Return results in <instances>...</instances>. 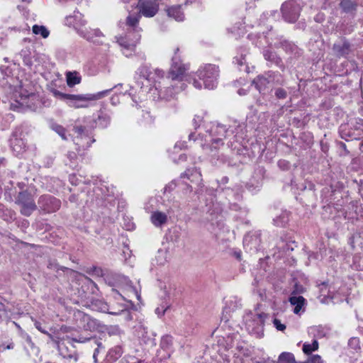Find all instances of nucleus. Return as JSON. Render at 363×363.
<instances>
[{
    "mask_svg": "<svg viewBox=\"0 0 363 363\" xmlns=\"http://www.w3.org/2000/svg\"><path fill=\"white\" fill-rule=\"evenodd\" d=\"M178 52L179 48H177L172 58V64L168 74V79L171 80L170 86L166 87L164 90L160 89V86H155V89L158 90L159 97L161 99H169L176 94L183 91L186 86L185 82L190 83L192 80L195 88L200 89L202 87L201 82L196 78H191L185 74L188 67L182 62L180 57L177 54Z\"/></svg>",
    "mask_w": 363,
    "mask_h": 363,
    "instance_id": "obj_1",
    "label": "nucleus"
},
{
    "mask_svg": "<svg viewBox=\"0 0 363 363\" xmlns=\"http://www.w3.org/2000/svg\"><path fill=\"white\" fill-rule=\"evenodd\" d=\"M234 132V130L227 129L224 125L212 123L206 127L205 133L200 132L196 135V133H191L189 140L199 145L206 154L213 157L217 156L218 146L223 144V138Z\"/></svg>",
    "mask_w": 363,
    "mask_h": 363,
    "instance_id": "obj_2",
    "label": "nucleus"
},
{
    "mask_svg": "<svg viewBox=\"0 0 363 363\" xmlns=\"http://www.w3.org/2000/svg\"><path fill=\"white\" fill-rule=\"evenodd\" d=\"M110 117L104 113L99 114L97 119H94L89 126L76 125L73 128V141L79 148L85 149L90 147L95 140L93 138L92 129L98 125L102 128H106L110 123Z\"/></svg>",
    "mask_w": 363,
    "mask_h": 363,
    "instance_id": "obj_3",
    "label": "nucleus"
},
{
    "mask_svg": "<svg viewBox=\"0 0 363 363\" xmlns=\"http://www.w3.org/2000/svg\"><path fill=\"white\" fill-rule=\"evenodd\" d=\"M140 18V13L129 15L125 23L128 31L127 33L125 36L116 38L117 43L123 49V52L127 57L130 54L127 53L126 51H133L140 40V33L141 29L138 26Z\"/></svg>",
    "mask_w": 363,
    "mask_h": 363,
    "instance_id": "obj_4",
    "label": "nucleus"
},
{
    "mask_svg": "<svg viewBox=\"0 0 363 363\" xmlns=\"http://www.w3.org/2000/svg\"><path fill=\"white\" fill-rule=\"evenodd\" d=\"M121 86V84H118L111 89L99 91L96 94H70L68 96V105L74 108H87L89 106L91 101H96L108 96L112 89H117Z\"/></svg>",
    "mask_w": 363,
    "mask_h": 363,
    "instance_id": "obj_5",
    "label": "nucleus"
},
{
    "mask_svg": "<svg viewBox=\"0 0 363 363\" xmlns=\"http://www.w3.org/2000/svg\"><path fill=\"white\" fill-rule=\"evenodd\" d=\"M218 74V67L214 65H207L196 72L199 79L203 81L204 87L208 89L216 87Z\"/></svg>",
    "mask_w": 363,
    "mask_h": 363,
    "instance_id": "obj_6",
    "label": "nucleus"
},
{
    "mask_svg": "<svg viewBox=\"0 0 363 363\" xmlns=\"http://www.w3.org/2000/svg\"><path fill=\"white\" fill-rule=\"evenodd\" d=\"M267 317V315L264 313L248 315L246 318V328L248 332L260 337L263 335L264 324Z\"/></svg>",
    "mask_w": 363,
    "mask_h": 363,
    "instance_id": "obj_7",
    "label": "nucleus"
},
{
    "mask_svg": "<svg viewBox=\"0 0 363 363\" xmlns=\"http://www.w3.org/2000/svg\"><path fill=\"white\" fill-rule=\"evenodd\" d=\"M16 203L21 206V213L25 216H30L37 208L33 194L27 191L18 194Z\"/></svg>",
    "mask_w": 363,
    "mask_h": 363,
    "instance_id": "obj_8",
    "label": "nucleus"
},
{
    "mask_svg": "<svg viewBox=\"0 0 363 363\" xmlns=\"http://www.w3.org/2000/svg\"><path fill=\"white\" fill-rule=\"evenodd\" d=\"M281 11L285 21L294 23L300 15L301 6L294 1H288L282 4Z\"/></svg>",
    "mask_w": 363,
    "mask_h": 363,
    "instance_id": "obj_9",
    "label": "nucleus"
},
{
    "mask_svg": "<svg viewBox=\"0 0 363 363\" xmlns=\"http://www.w3.org/2000/svg\"><path fill=\"white\" fill-rule=\"evenodd\" d=\"M74 320L77 326L86 331H94L98 329L99 324L95 319L81 311L74 313Z\"/></svg>",
    "mask_w": 363,
    "mask_h": 363,
    "instance_id": "obj_10",
    "label": "nucleus"
},
{
    "mask_svg": "<svg viewBox=\"0 0 363 363\" xmlns=\"http://www.w3.org/2000/svg\"><path fill=\"white\" fill-rule=\"evenodd\" d=\"M39 208L46 213L57 211L61 205L59 199L50 195H43L39 198L38 202Z\"/></svg>",
    "mask_w": 363,
    "mask_h": 363,
    "instance_id": "obj_11",
    "label": "nucleus"
},
{
    "mask_svg": "<svg viewBox=\"0 0 363 363\" xmlns=\"http://www.w3.org/2000/svg\"><path fill=\"white\" fill-rule=\"evenodd\" d=\"M139 11L145 17H152L158 11L159 4L157 0H138Z\"/></svg>",
    "mask_w": 363,
    "mask_h": 363,
    "instance_id": "obj_12",
    "label": "nucleus"
},
{
    "mask_svg": "<svg viewBox=\"0 0 363 363\" xmlns=\"http://www.w3.org/2000/svg\"><path fill=\"white\" fill-rule=\"evenodd\" d=\"M260 232L255 231L247 233L243 239V245L250 252H257L261 243Z\"/></svg>",
    "mask_w": 363,
    "mask_h": 363,
    "instance_id": "obj_13",
    "label": "nucleus"
},
{
    "mask_svg": "<svg viewBox=\"0 0 363 363\" xmlns=\"http://www.w3.org/2000/svg\"><path fill=\"white\" fill-rule=\"evenodd\" d=\"M77 33L87 40L96 43H101L100 39L104 37L103 33L99 29H91L85 26L79 28Z\"/></svg>",
    "mask_w": 363,
    "mask_h": 363,
    "instance_id": "obj_14",
    "label": "nucleus"
},
{
    "mask_svg": "<svg viewBox=\"0 0 363 363\" xmlns=\"http://www.w3.org/2000/svg\"><path fill=\"white\" fill-rule=\"evenodd\" d=\"M333 50L337 57H347L352 50L351 45L345 39H342L334 43Z\"/></svg>",
    "mask_w": 363,
    "mask_h": 363,
    "instance_id": "obj_15",
    "label": "nucleus"
},
{
    "mask_svg": "<svg viewBox=\"0 0 363 363\" xmlns=\"http://www.w3.org/2000/svg\"><path fill=\"white\" fill-rule=\"evenodd\" d=\"M21 132L19 130H14L10 138V145L13 150L17 153H21L26 148V143L21 138Z\"/></svg>",
    "mask_w": 363,
    "mask_h": 363,
    "instance_id": "obj_16",
    "label": "nucleus"
},
{
    "mask_svg": "<svg viewBox=\"0 0 363 363\" xmlns=\"http://www.w3.org/2000/svg\"><path fill=\"white\" fill-rule=\"evenodd\" d=\"M65 22L66 25L74 27L77 32L79 28H82L86 24V21L83 19L82 14L76 11L73 15L66 17Z\"/></svg>",
    "mask_w": 363,
    "mask_h": 363,
    "instance_id": "obj_17",
    "label": "nucleus"
},
{
    "mask_svg": "<svg viewBox=\"0 0 363 363\" xmlns=\"http://www.w3.org/2000/svg\"><path fill=\"white\" fill-rule=\"evenodd\" d=\"M134 332L135 335L145 344L151 341V338L148 335L147 324L144 321L140 320L134 326Z\"/></svg>",
    "mask_w": 363,
    "mask_h": 363,
    "instance_id": "obj_18",
    "label": "nucleus"
},
{
    "mask_svg": "<svg viewBox=\"0 0 363 363\" xmlns=\"http://www.w3.org/2000/svg\"><path fill=\"white\" fill-rule=\"evenodd\" d=\"M253 84H255L257 89L259 90L260 93H264L268 90L272 84L268 72L255 79L253 80Z\"/></svg>",
    "mask_w": 363,
    "mask_h": 363,
    "instance_id": "obj_19",
    "label": "nucleus"
},
{
    "mask_svg": "<svg viewBox=\"0 0 363 363\" xmlns=\"http://www.w3.org/2000/svg\"><path fill=\"white\" fill-rule=\"evenodd\" d=\"M339 133L341 138L346 141L357 140L360 137V134H357L349 124H342L339 128Z\"/></svg>",
    "mask_w": 363,
    "mask_h": 363,
    "instance_id": "obj_20",
    "label": "nucleus"
},
{
    "mask_svg": "<svg viewBox=\"0 0 363 363\" xmlns=\"http://www.w3.org/2000/svg\"><path fill=\"white\" fill-rule=\"evenodd\" d=\"M67 343L69 344V345H72V343L73 342H79V343H84L86 342H88V341H90V340H93L94 344L97 346L96 348H99V351L101 350H105V347L103 345L102 342L100 341V340L96 338V337H83V336H79L78 337H74V338H69L67 337V339L66 340Z\"/></svg>",
    "mask_w": 363,
    "mask_h": 363,
    "instance_id": "obj_21",
    "label": "nucleus"
},
{
    "mask_svg": "<svg viewBox=\"0 0 363 363\" xmlns=\"http://www.w3.org/2000/svg\"><path fill=\"white\" fill-rule=\"evenodd\" d=\"M150 221L155 227H162L167 222V215L159 211H153L150 216Z\"/></svg>",
    "mask_w": 363,
    "mask_h": 363,
    "instance_id": "obj_22",
    "label": "nucleus"
},
{
    "mask_svg": "<svg viewBox=\"0 0 363 363\" xmlns=\"http://www.w3.org/2000/svg\"><path fill=\"white\" fill-rule=\"evenodd\" d=\"M330 333V328L327 325L313 326L309 329V333L313 335L315 340L327 337Z\"/></svg>",
    "mask_w": 363,
    "mask_h": 363,
    "instance_id": "obj_23",
    "label": "nucleus"
},
{
    "mask_svg": "<svg viewBox=\"0 0 363 363\" xmlns=\"http://www.w3.org/2000/svg\"><path fill=\"white\" fill-rule=\"evenodd\" d=\"M23 338L25 340L24 349L29 356H38L39 353V348L35 346L34 342L29 335L23 333Z\"/></svg>",
    "mask_w": 363,
    "mask_h": 363,
    "instance_id": "obj_24",
    "label": "nucleus"
},
{
    "mask_svg": "<svg viewBox=\"0 0 363 363\" xmlns=\"http://www.w3.org/2000/svg\"><path fill=\"white\" fill-rule=\"evenodd\" d=\"M171 306L169 293L164 290V297L160 305L155 309V313L158 316H162L164 314L165 311Z\"/></svg>",
    "mask_w": 363,
    "mask_h": 363,
    "instance_id": "obj_25",
    "label": "nucleus"
},
{
    "mask_svg": "<svg viewBox=\"0 0 363 363\" xmlns=\"http://www.w3.org/2000/svg\"><path fill=\"white\" fill-rule=\"evenodd\" d=\"M182 178H187L192 183H199L202 181L201 174L196 168L188 169L182 174Z\"/></svg>",
    "mask_w": 363,
    "mask_h": 363,
    "instance_id": "obj_26",
    "label": "nucleus"
},
{
    "mask_svg": "<svg viewBox=\"0 0 363 363\" xmlns=\"http://www.w3.org/2000/svg\"><path fill=\"white\" fill-rule=\"evenodd\" d=\"M35 99L36 96L34 94L30 93L26 94L21 91L19 94L18 98L16 99V102L23 106L31 108L32 105L33 104V101Z\"/></svg>",
    "mask_w": 363,
    "mask_h": 363,
    "instance_id": "obj_27",
    "label": "nucleus"
},
{
    "mask_svg": "<svg viewBox=\"0 0 363 363\" xmlns=\"http://www.w3.org/2000/svg\"><path fill=\"white\" fill-rule=\"evenodd\" d=\"M182 6H172L167 9V14L169 17L174 18L177 21H182L184 19V14L181 10Z\"/></svg>",
    "mask_w": 363,
    "mask_h": 363,
    "instance_id": "obj_28",
    "label": "nucleus"
},
{
    "mask_svg": "<svg viewBox=\"0 0 363 363\" xmlns=\"http://www.w3.org/2000/svg\"><path fill=\"white\" fill-rule=\"evenodd\" d=\"M136 74H138L140 77L146 79L147 82H155L156 81V78L154 76H152L151 68L146 65L140 66L138 69Z\"/></svg>",
    "mask_w": 363,
    "mask_h": 363,
    "instance_id": "obj_29",
    "label": "nucleus"
},
{
    "mask_svg": "<svg viewBox=\"0 0 363 363\" xmlns=\"http://www.w3.org/2000/svg\"><path fill=\"white\" fill-rule=\"evenodd\" d=\"M305 301H306L305 298L301 296H291L289 298V302L291 303V305L295 306L294 309V313H296V314L299 313L302 307L305 304Z\"/></svg>",
    "mask_w": 363,
    "mask_h": 363,
    "instance_id": "obj_30",
    "label": "nucleus"
},
{
    "mask_svg": "<svg viewBox=\"0 0 363 363\" xmlns=\"http://www.w3.org/2000/svg\"><path fill=\"white\" fill-rule=\"evenodd\" d=\"M264 59L272 64L281 67L282 66L281 59L277 54L269 50H265L263 52Z\"/></svg>",
    "mask_w": 363,
    "mask_h": 363,
    "instance_id": "obj_31",
    "label": "nucleus"
},
{
    "mask_svg": "<svg viewBox=\"0 0 363 363\" xmlns=\"http://www.w3.org/2000/svg\"><path fill=\"white\" fill-rule=\"evenodd\" d=\"M91 309L99 311L103 313H107L110 314L109 306L102 300L96 299L91 301L89 306Z\"/></svg>",
    "mask_w": 363,
    "mask_h": 363,
    "instance_id": "obj_32",
    "label": "nucleus"
},
{
    "mask_svg": "<svg viewBox=\"0 0 363 363\" xmlns=\"http://www.w3.org/2000/svg\"><path fill=\"white\" fill-rule=\"evenodd\" d=\"M110 314L114 315H121L123 319L125 321H130L133 319L131 312L123 305H120L118 306V311H111Z\"/></svg>",
    "mask_w": 363,
    "mask_h": 363,
    "instance_id": "obj_33",
    "label": "nucleus"
},
{
    "mask_svg": "<svg viewBox=\"0 0 363 363\" xmlns=\"http://www.w3.org/2000/svg\"><path fill=\"white\" fill-rule=\"evenodd\" d=\"M123 353V347L120 345H117L109 350L107 357L111 359V361H116L122 356Z\"/></svg>",
    "mask_w": 363,
    "mask_h": 363,
    "instance_id": "obj_34",
    "label": "nucleus"
},
{
    "mask_svg": "<svg viewBox=\"0 0 363 363\" xmlns=\"http://www.w3.org/2000/svg\"><path fill=\"white\" fill-rule=\"evenodd\" d=\"M66 77L67 84L70 87L79 84L81 82V77L77 72H67Z\"/></svg>",
    "mask_w": 363,
    "mask_h": 363,
    "instance_id": "obj_35",
    "label": "nucleus"
},
{
    "mask_svg": "<svg viewBox=\"0 0 363 363\" xmlns=\"http://www.w3.org/2000/svg\"><path fill=\"white\" fill-rule=\"evenodd\" d=\"M340 6L346 13L355 11L357 8V4L351 0H341Z\"/></svg>",
    "mask_w": 363,
    "mask_h": 363,
    "instance_id": "obj_36",
    "label": "nucleus"
},
{
    "mask_svg": "<svg viewBox=\"0 0 363 363\" xmlns=\"http://www.w3.org/2000/svg\"><path fill=\"white\" fill-rule=\"evenodd\" d=\"M32 31L35 35H40L43 38H46L50 35V31L44 26L34 25Z\"/></svg>",
    "mask_w": 363,
    "mask_h": 363,
    "instance_id": "obj_37",
    "label": "nucleus"
},
{
    "mask_svg": "<svg viewBox=\"0 0 363 363\" xmlns=\"http://www.w3.org/2000/svg\"><path fill=\"white\" fill-rule=\"evenodd\" d=\"M318 349V342L317 340L314 339L312 343L305 342L303 345V351L305 354H309L313 351H316Z\"/></svg>",
    "mask_w": 363,
    "mask_h": 363,
    "instance_id": "obj_38",
    "label": "nucleus"
},
{
    "mask_svg": "<svg viewBox=\"0 0 363 363\" xmlns=\"http://www.w3.org/2000/svg\"><path fill=\"white\" fill-rule=\"evenodd\" d=\"M278 363H296V362L292 353L282 352L279 357Z\"/></svg>",
    "mask_w": 363,
    "mask_h": 363,
    "instance_id": "obj_39",
    "label": "nucleus"
},
{
    "mask_svg": "<svg viewBox=\"0 0 363 363\" xmlns=\"http://www.w3.org/2000/svg\"><path fill=\"white\" fill-rule=\"evenodd\" d=\"M274 224L277 226L283 227L289 221V214L286 212L282 213L279 216L274 218Z\"/></svg>",
    "mask_w": 363,
    "mask_h": 363,
    "instance_id": "obj_40",
    "label": "nucleus"
},
{
    "mask_svg": "<svg viewBox=\"0 0 363 363\" xmlns=\"http://www.w3.org/2000/svg\"><path fill=\"white\" fill-rule=\"evenodd\" d=\"M268 74L272 84H282L284 83V79L279 72L269 71Z\"/></svg>",
    "mask_w": 363,
    "mask_h": 363,
    "instance_id": "obj_41",
    "label": "nucleus"
},
{
    "mask_svg": "<svg viewBox=\"0 0 363 363\" xmlns=\"http://www.w3.org/2000/svg\"><path fill=\"white\" fill-rule=\"evenodd\" d=\"M50 128L52 130L57 133L62 138V140H67L66 130L64 127L57 123H52L51 124Z\"/></svg>",
    "mask_w": 363,
    "mask_h": 363,
    "instance_id": "obj_42",
    "label": "nucleus"
},
{
    "mask_svg": "<svg viewBox=\"0 0 363 363\" xmlns=\"http://www.w3.org/2000/svg\"><path fill=\"white\" fill-rule=\"evenodd\" d=\"M173 344V338L170 335H164L162 337L160 341V347L163 350H169L172 347Z\"/></svg>",
    "mask_w": 363,
    "mask_h": 363,
    "instance_id": "obj_43",
    "label": "nucleus"
},
{
    "mask_svg": "<svg viewBox=\"0 0 363 363\" xmlns=\"http://www.w3.org/2000/svg\"><path fill=\"white\" fill-rule=\"evenodd\" d=\"M62 357L65 359L68 360L70 363H76L78 361V354L77 351L74 349V347H72L69 353L67 354L66 355L62 356Z\"/></svg>",
    "mask_w": 363,
    "mask_h": 363,
    "instance_id": "obj_44",
    "label": "nucleus"
},
{
    "mask_svg": "<svg viewBox=\"0 0 363 363\" xmlns=\"http://www.w3.org/2000/svg\"><path fill=\"white\" fill-rule=\"evenodd\" d=\"M351 126L353 128L357 134L362 135L363 133V119L357 118L354 122L351 123Z\"/></svg>",
    "mask_w": 363,
    "mask_h": 363,
    "instance_id": "obj_45",
    "label": "nucleus"
},
{
    "mask_svg": "<svg viewBox=\"0 0 363 363\" xmlns=\"http://www.w3.org/2000/svg\"><path fill=\"white\" fill-rule=\"evenodd\" d=\"M57 350L61 357L63 355H66L71 351V349H69V347L67 345L65 340L60 341L57 343Z\"/></svg>",
    "mask_w": 363,
    "mask_h": 363,
    "instance_id": "obj_46",
    "label": "nucleus"
},
{
    "mask_svg": "<svg viewBox=\"0 0 363 363\" xmlns=\"http://www.w3.org/2000/svg\"><path fill=\"white\" fill-rule=\"evenodd\" d=\"M164 72L160 69L156 68L152 69V76H154L156 78V81L155 83L157 82L160 79L164 77Z\"/></svg>",
    "mask_w": 363,
    "mask_h": 363,
    "instance_id": "obj_47",
    "label": "nucleus"
},
{
    "mask_svg": "<svg viewBox=\"0 0 363 363\" xmlns=\"http://www.w3.org/2000/svg\"><path fill=\"white\" fill-rule=\"evenodd\" d=\"M275 96L279 99H284L287 96V92L282 88H278L275 90Z\"/></svg>",
    "mask_w": 363,
    "mask_h": 363,
    "instance_id": "obj_48",
    "label": "nucleus"
},
{
    "mask_svg": "<svg viewBox=\"0 0 363 363\" xmlns=\"http://www.w3.org/2000/svg\"><path fill=\"white\" fill-rule=\"evenodd\" d=\"M52 94L57 97V98H59L60 99H66V100H68V96H70V94H63L62 92H60V91L58 90H56V89H52Z\"/></svg>",
    "mask_w": 363,
    "mask_h": 363,
    "instance_id": "obj_49",
    "label": "nucleus"
},
{
    "mask_svg": "<svg viewBox=\"0 0 363 363\" xmlns=\"http://www.w3.org/2000/svg\"><path fill=\"white\" fill-rule=\"evenodd\" d=\"M273 324L277 330L284 331L286 329V325L282 324L281 321L277 318H274L273 320Z\"/></svg>",
    "mask_w": 363,
    "mask_h": 363,
    "instance_id": "obj_50",
    "label": "nucleus"
},
{
    "mask_svg": "<svg viewBox=\"0 0 363 363\" xmlns=\"http://www.w3.org/2000/svg\"><path fill=\"white\" fill-rule=\"evenodd\" d=\"M308 363H323L320 356L316 354L312 356L308 361Z\"/></svg>",
    "mask_w": 363,
    "mask_h": 363,
    "instance_id": "obj_51",
    "label": "nucleus"
},
{
    "mask_svg": "<svg viewBox=\"0 0 363 363\" xmlns=\"http://www.w3.org/2000/svg\"><path fill=\"white\" fill-rule=\"evenodd\" d=\"M69 181L72 185H78L79 184V179L77 178L76 174H70L69 177Z\"/></svg>",
    "mask_w": 363,
    "mask_h": 363,
    "instance_id": "obj_52",
    "label": "nucleus"
},
{
    "mask_svg": "<svg viewBox=\"0 0 363 363\" xmlns=\"http://www.w3.org/2000/svg\"><path fill=\"white\" fill-rule=\"evenodd\" d=\"M235 125L237 127L235 128V132H236V135L235 136H237L238 135H239L240 133H241L242 135L244 133H243V130H244V125L243 124H238V125Z\"/></svg>",
    "mask_w": 363,
    "mask_h": 363,
    "instance_id": "obj_53",
    "label": "nucleus"
},
{
    "mask_svg": "<svg viewBox=\"0 0 363 363\" xmlns=\"http://www.w3.org/2000/svg\"><path fill=\"white\" fill-rule=\"evenodd\" d=\"M186 147V142H177L174 147V150H176L177 149L182 150Z\"/></svg>",
    "mask_w": 363,
    "mask_h": 363,
    "instance_id": "obj_54",
    "label": "nucleus"
},
{
    "mask_svg": "<svg viewBox=\"0 0 363 363\" xmlns=\"http://www.w3.org/2000/svg\"><path fill=\"white\" fill-rule=\"evenodd\" d=\"M202 118L200 116H196L193 119V124L195 126V128L200 126V123L201 122Z\"/></svg>",
    "mask_w": 363,
    "mask_h": 363,
    "instance_id": "obj_55",
    "label": "nucleus"
},
{
    "mask_svg": "<svg viewBox=\"0 0 363 363\" xmlns=\"http://www.w3.org/2000/svg\"><path fill=\"white\" fill-rule=\"evenodd\" d=\"M359 339L355 338V337L351 338V339L349 340V345H350V346L356 347V346H358V345H359Z\"/></svg>",
    "mask_w": 363,
    "mask_h": 363,
    "instance_id": "obj_56",
    "label": "nucleus"
},
{
    "mask_svg": "<svg viewBox=\"0 0 363 363\" xmlns=\"http://www.w3.org/2000/svg\"><path fill=\"white\" fill-rule=\"evenodd\" d=\"M175 186H176V183L174 181H172L165 186V191H170L173 190L175 188Z\"/></svg>",
    "mask_w": 363,
    "mask_h": 363,
    "instance_id": "obj_57",
    "label": "nucleus"
},
{
    "mask_svg": "<svg viewBox=\"0 0 363 363\" xmlns=\"http://www.w3.org/2000/svg\"><path fill=\"white\" fill-rule=\"evenodd\" d=\"M23 63L25 65L31 66L32 65L31 58L29 56L24 55L23 56Z\"/></svg>",
    "mask_w": 363,
    "mask_h": 363,
    "instance_id": "obj_58",
    "label": "nucleus"
},
{
    "mask_svg": "<svg viewBox=\"0 0 363 363\" xmlns=\"http://www.w3.org/2000/svg\"><path fill=\"white\" fill-rule=\"evenodd\" d=\"M34 325H35V327L39 330L40 331L41 333H44V334H46L47 333V331H45L43 328H42V325H41V323H39L38 321H35L34 323Z\"/></svg>",
    "mask_w": 363,
    "mask_h": 363,
    "instance_id": "obj_59",
    "label": "nucleus"
},
{
    "mask_svg": "<svg viewBox=\"0 0 363 363\" xmlns=\"http://www.w3.org/2000/svg\"><path fill=\"white\" fill-rule=\"evenodd\" d=\"M235 62L240 66H242L245 65V57H243L242 56L241 57L240 59H238L237 57L235 58Z\"/></svg>",
    "mask_w": 363,
    "mask_h": 363,
    "instance_id": "obj_60",
    "label": "nucleus"
},
{
    "mask_svg": "<svg viewBox=\"0 0 363 363\" xmlns=\"http://www.w3.org/2000/svg\"><path fill=\"white\" fill-rule=\"evenodd\" d=\"M184 193H186V194H187V193H191V191H192V187H191L190 185L185 184H184Z\"/></svg>",
    "mask_w": 363,
    "mask_h": 363,
    "instance_id": "obj_61",
    "label": "nucleus"
},
{
    "mask_svg": "<svg viewBox=\"0 0 363 363\" xmlns=\"http://www.w3.org/2000/svg\"><path fill=\"white\" fill-rule=\"evenodd\" d=\"M67 157L71 161H72L77 158V155L74 152H70L67 154Z\"/></svg>",
    "mask_w": 363,
    "mask_h": 363,
    "instance_id": "obj_62",
    "label": "nucleus"
},
{
    "mask_svg": "<svg viewBox=\"0 0 363 363\" xmlns=\"http://www.w3.org/2000/svg\"><path fill=\"white\" fill-rule=\"evenodd\" d=\"M121 330H120V328L116 326V327L112 328V331L109 332V333H111V334H121Z\"/></svg>",
    "mask_w": 363,
    "mask_h": 363,
    "instance_id": "obj_63",
    "label": "nucleus"
},
{
    "mask_svg": "<svg viewBox=\"0 0 363 363\" xmlns=\"http://www.w3.org/2000/svg\"><path fill=\"white\" fill-rule=\"evenodd\" d=\"M128 95H129V96H131L132 100L133 101V102H135V103H136V104H137V103H138V101H137V99H136L135 96H134V94H133V92H132V89H130V91H128Z\"/></svg>",
    "mask_w": 363,
    "mask_h": 363,
    "instance_id": "obj_64",
    "label": "nucleus"
}]
</instances>
